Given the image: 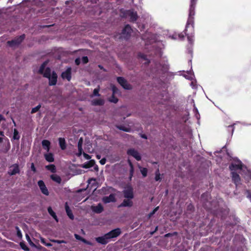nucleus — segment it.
Segmentation results:
<instances>
[{
  "label": "nucleus",
  "mask_w": 251,
  "mask_h": 251,
  "mask_svg": "<svg viewBox=\"0 0 251 251\" xmlns=\"http://www.w3.org/2000/svg\"><path fill=\"white\" fill-rule=\"evenodd\" d=\"M43 76L46 78L50 77L51 75V69L49 67H47L42 74Z\"/></svg>",
  "instance_id": "28"
},
{
  "label": "nucleus",
  "mask_w": 251,
  "mask_h": 251,
  "mask_svg": "<svg viewBox=\"0 0 251 251\" xmlns=\"http://www.w3.org/2000/svg\"><path fill=\"white\" fill-rule=\"evenodd\" d=\"M99 91H100L99 88H95L93 91V95L91 96V97H92L93 96H98V97L100 96V94H99Z\"/></svg>",
  "instance_id": "42"
},
{
  "label": "nucleus",
  "mask_w": 251,
  "mask_h": 251,
  "mask_svg": "<svg viewBox=\"0 0 251 251\" xmlns=\"http://www.w3.org/2000/svg\"><path fill=\"white\" fill-rule=\"evenodd\" d=\"M133 201L132 199H126L124 200L123 202L120 204L119 207H131L133 205Z\"/></svg>",
  "instance_id": "17"
},
{
  "label": "nucleus",
  "mask_w": 251,
  "mask_h": 251,
  "mask_svg": "<svg viewBox=\"0 0 251 251\" xmlns=\"http://www.w3.org/2000/svg\"><path fill=\"white\" fill-rule=\"evenodd\" d=\"M195 14L190 15L189 13L188 18L185 26L184 32L187 37V39L190 44H192L194 42L195 33L194 29V16Z\"/></svg>",
  "instance_id": "1"
},
{
  "label": "nucleus",
  "mask_w": 251,
  "mask_h": 251,
  "mask_svg": "<svg viewBox=\"0 0 251 251\" xmlns=\"http://www.w3.org/2000/svg\"><path fill=\"white\" fill-rule=\"evenodd\" d=\"M111 87L112 91V95H115V94H117L119 93V89L116 86L113 85Z\"/></svg>",
  "instance_id": "40"
},
{
  "label": "nucleus",
  "mask_w": 251,
  "mask_h": 251,
  "mask_svg": "<svg viewBox=\"0 0 251 251\" xmlns=\"http://www.w3.org/2000/svg\"><path fill=\"white\" fill-rule=\"evenodd\" d=\"M95 161L94 160H90L82 165V167L85 169L90 168L94 166Z\"/></svg>",
  "instance_id": "21"
},
{
  "label": "nucleus",
  "mask_w": 251,
  "mask_h": 251,
  "mask_svg": "<svg viewBox=\"0 0 251 251\" xmlns=\"http://www.w3.org/2000/svg\"><path fill=\"white\" fill-rule=\"evenodd\" d=\"M245 194L246 195V197L250 200V202H251V190H246Z\"/></svg>",
  "instance_id": "39"
},
{
  "label": "nucleus",
  "mask_w": 251,
  "mask_h": 251,
  "mask_svg": "<svg viewBox=\"0 0 251 251\" xmlns=\"http://www.w3.org/2000/svg\"><path fill=\"white\" fill-rule=\"evenodd\" d=\"M41 104H38L37 106H36V107L33 108L32 109H31V114H33V113H36V112L38 111L40 109V108H41Z\"/></svg>",
  "instance_id": "38"
},
{
  "label": "nucleus",
  "mask_w": 251,
  "mask_h": 251,
  "mask_svg": "<svg viewBox=\"0 0 251 251\" xmlns=\"http://www.w3.org/2000/svg\"><path fill=\"white\" fill-rule=\"evenodd\" d=\"M81 241L87 245H92V243L90 241L86 240V239H84L83 238H82V239H81Z\"/></svg>",
  "instance_id": "48"
},
{
  "label": "nucleus",
  "mask_w": 251,
  "mask_h": 251,
  "mask_svg": "<svg viewBox=\"0 0 251 251\" xmlns=\"http://www.w3.org/2000/svg\"><path fill=\"white\" fill-rule=\"evenodd\" d=\"M20 138L19 132L17 129H14L13 139L14 140H19Z\"/></svg>",
  "instance_id": "33"
},
{
  "label": "nucleus",
  "mask_w": 251,
  "mask_h": 251,
  "mask_svg": "<svg viewBox=\"0 0 251 251\" xmlns=\"http://www.w3.org/2000/svg\"><path fill=\"white\" fill-rule=\"evenodd\" d=\"M82 142H83L82 138H81L79 140L78 144H77L78 150V156L81 155L82 154V151H83L82 148Z\"/></svg>",
  "instance_id": "27"
},
{
  "label": "nucleus",
  "mask_w": 251,
  "mask_h": 251,
  "mask_svg": "<svg viewBox=\"0 0 251 251\" xmlns=\"http://www.w3.org/2000/svg\"><path fill=\"white\" fill-rule=\"evenodd\" d=\"M44 157L46 161L49 162H53L54 161L53 154L51 152L45 154Z\"/></svg>",
  "instance_id": "24"
},
{
  "label": "nucleus",
  "mask_w": 251,
  "mask_h": 251,
  "mask_svg": "<svg viewBox=\"0 0 251 251\" xmlns=\"http://www.w3.org/2000/svg\"><path fill=\"white\" fill-rule=\"evenodd\" d=\"M197 0H190V4L189 10V13H190V15L195 14V7L197 3Z\"/></svg>",
  "instance_id": "18"
},
{
  "label": "nucleus",
  "mask_w": 251,
  "mask_h": 251,
  "mask_svg": "<svg viewBox=\"0 0 251 251\" xmlns=\"http://www.w3.org/2000/svg\"><path fill=\"white\" fill-rule=\"evenodd\" d=\"M116 201L115 196L113 194H111L108 196H105L102 198V201L105 203L115 202Z\"/></svg>",
  "instance_id": "16"
},
{
  "label": "nucleus",
  "mask_w": 251,
  "mask_h": 251,
  "mask_svg": "<svg viewBox=\"0 0 251 251\" xmlns=\"http://www.w3.org/2000/svg\"><path fill=\"white\" fill-rule=\"evenodd\" d=\"M38 185L40 188L41 192L46 196L49 195V191L46 186L44 182L42 180H40L38 181Z\"/></svg>",
  "instance_id": "12"
},
{
  "label": "nucleus",
  "mask_w": 251,
  "mask_h": 251,
  "mask_svg": "<svg viewBox=\"0 0 251 251\" xmlns=\"http://www.w3.org/2000/svg\"><path fill=\"white\" fill-rule=\"evenodd\" d=\"M46 246H47L48 247H50L52 246V244L50 243H47V244H46Z\"/></svg>",
  "instance_id": "62"
},
{
  "label": "nucleus",
  "mask_w": 251,
  "mask_h": 251,
  "mask_svg": "<svg viewBox=\"0 0 251 251\" xmlns=\"http://www.w3.org/2000/svg\"><path fill=\"white\" fill-rule=\"evenodd\" d=\"M75 237L77 240H78L80 241H81V240L82 239V237L77 234H75Z\"/></svg>",
  "instance_id": "53"
},
{
  "label": "nucleus",
  "mask_w": 251,
  "mask_h": 251,
  "mask_svg": "<svg viewBox=\"0 0 251 251\" xmlns=\"http://www.w3.org/2000/svg\"><path fill=\"white\" fill-rule=\"evenodd\" d=\"M155 181H161V177H160V172H159V169H157L155 172Z\"/></svg>",
  "instance_id": "34"
},
{
  "label": "nucleus",
  "mask_w": 251,
  "mask_h": 251,
  "mask_svg": "<svg viewBox=\"0 0 251 251\" xmlns=\"http://www.w3.org/2000/svg\"><path fill=\"white\" fill-rule=\"evenodd\" d=\"M19 166L18 164H14L11 165L9 168L8 172L10 176H13L20 173Z\"/></svg>",
  "instance_id": "10"
},
{
  "label": "nucleus",
  "mask_w": 251,
  "mask_h": 251,
  "mask_svg": "<svg viewBox=\"0 0 251 251\" xmlns=\"http://www.w3.org/2000/svg\"><path fill=\"white\" fill-rule=\"evenodd\" d=\"M82 61L83 64H86L88 62L89 59L87 56H85L82 57Z\"/></svg>",
  "instance_id": "46"
},
{
  "label": "nucleus",
  "mask_w": 251,
  "mask_h": 251,
  "mask_svg": "<svg viewBox=\"0 0 251 251\" xmlns=\"http://www.w3.org/2000/svg\"><path fill=\"white\" fill-rule=\"evenodd\" d=\"M49 80V85L50 86H53L56 85L57 80V75L55 72H53L52 75L50 77L48 78Z\"/></svg>",
  "instance_id": "14"
},
{
  "label": "nucleus",
  "mask_w": 251,
  "mask_h": 251,
  "mask_svg": "<svg viewBox=\"0 0 251 251\" xmlns=\"http://www.w3.org/2000/svg\"><path fill=\"white\" fill-rule=\"evenodd\" d=\"M141 169L140 171L143 177H146L147 176L148 169L146 168H142L139 167Z\"/></svg>",
  "instance_id": "36"
},
{
  "label": "nucleus",
  "mask_w": 251,
  "mask_h": 251,
  "mask_svg": "<svg viewBox=\"0 0 251 251\" xmlns=\"http://www.w3.org/2000/svg\"><path fill=\"white\" fill-rule=\"evenodd\" d=\"M50 177L53 181L56 182L58 184H60L61 182V178L60 176L57 175H50Z\"/></svg>",
  "instance_id": "26"
},
{
  "label": "nucleus",
  "mask_w": 251,
  "mask_h": 251,
  "mask_svg": "<svg viewBox=\"0 0 251 251\" xmlns=\"http://www.w3.org/2000/svg\"><path fill=\"white\" fill-rule=\"evenodd\" d=\"M42 145L44 150L49 151L50 149V142L48 140H43L42 142Z\"/></svg>",
  "instance_id": "22"
},
{
  "label": "nucleus",
  "mask_w": 251,
  "mask_h": 251,
  "mask_svg": "<svg viewBox=\"0 0 251 251\" xmlns=\"http://www.w3.org/2000/svg\"><path fill=\"white\" fill-rule=\"evenodd\" d=\"M46 168L53 173H55L56 171L55 166L54 164L47 165L46 166Z\"/></svg>",
  "instance_id": "31"
},
{
  "label": "nucleus",
  "mask_w": 251,
  "mask_h": 251,
  "mask_svg": "<svg viewBox=\"0 0 251 251\" xmlns=\"http://www.w3.org/2000/svg\"><path fill=\"white\" fill-rule=\"evenodd\" d=\"M31 170L34 172V173H35L36 172V169L34 166V164L33 163H32L31 164Z\"/></svg>",
  "instance_id": "49"
},
{
  "label": "nucleus",
  "mask_w": 251,
  "mask_h": 251,
  "mask_svg": "<svg viewBox=\"0 0 251 251\" xmlns=\"http://www.w3.org/2000/svg\"><path fill=\"white\" fill-rule=\"evenodd\" d=\"M106 160L105 158H103L100 160V163L101 165H104L106 163Z\"/></svg>",
  "instance_id": "50"
},
{
  "label": "nucleus",
  "mask_w": 251,
  "mask_h": 251,
  "mask_svg": "<svg viewBox=\"0 0 251 251\" xmlns=\"http://www.w3.org/2000/svg\"><path fill=\"white\" fill-rule=\"evenodd\" d=\"M104 104V101L101 99H95L92 101V104L94 106H101Z\"/></svg>",
  "instance_id": "23"
},
{
  "label": "nucleus",
  "mask_w": 251,
  "mask_h": 251,
  "mask_svg": "<svg viewBox=\"0 0 251 251\" xmlns=\"http://www.w3.org/2000/svg\"><path fill=\"white\" fill-rule=\"evenodd\" d=\"M108 100L114 103H116L118 101V99L114 95H112L110 98H109Z\"/></svg>",
  "instance_id": "35"
},
{
  "label": "nucleus",
  "mask_w": 251,
  "mask_h": 251,
  "mask_svg": "<svg viewBox=\"0 0 251 251\" xmlns=\"http://www.w3.org/2000/svg\"><path fill=\"white\" fill-rule=\"evenodd\" d=\"M116 127L121 130H122V131H125V132H130L131 131V128L130 127H126L124 126H116Z\"/></svg>",
  "instance_id": "32"
},
{
  "label": "nucleus",
  "mask_w": 251,
  "mask_h": 251,
  "mask_svg": "<svg viewBox=\"0 0 251 251\" xmlns=\"http://www.w3.org/2000/svg\"><path fill=\"white\" fill-rule=\"evenodd\" d=\"M123 193L126 199H132L134 198L133 189L130 185L126 187L123 190Z\"/></svg>",
  "instance_id": "5"
},
{
  "label": "nucleus",
  "mask_w": 251,
  "mask_h": 251,
  "mask_svg": "<svg viewBox=\"0 0 251 251\" xmlns=\"http://www.w3.org/2000/svg\"><path fill=\"white\" fill-rule=\"evenodd\" d=\"M122 17L125 18H129L130 22H135L138 18L137 13L133 9L126 10L122 12Z\"/></svg>",
  "instance_id": "3"
},
{
  "label": "nucleus",
  "mask_w": 251,
  "mask_h": 251,
  "mask_svg": "<svg viewBox=\"0 0 251 251\" xmlns=\"http://www.w3.org/2000/svg\"><path fill=\"white\" fill-rule=\"evenodd\" d=\"M133 176V174H132V175H131V174H129V178H129V179L130 180H131V179H132V178Z\"/></svg>",
  "instance_id": "61"
},
{
  "label": "nucleus",
  "mask_w": 251,
  "mask_h": 251,
  "mask_svg": "<svg viewBox=\"0 0 251 251\" xmlns=\"http://www.w3.org/2000/svg\"><path fill=\"white\" fill-rule=\"evenodd\" d=\"M25 237H26V239L27 240V241H28V242L30 244V245H33V242H32L30 238V236L27 234H26L25 235Z\"/></svg>",
  "instance_id": "47"
},
{
  "label": "nucleus",
  "mask_w": 251,
  "mask_h": 251,
  "mask_svg": "<svg viewBox=\"0 0 251 251\" xmlns=\"http://www.w3.org/2000/svg\"><path fill=\"white\" fill-rule=\"evenodd\" d=\"M158 230V226H156L155 228V230L151 232V234H153L154 233H155L157 230Z\"/></svg>",
  "instance_id": "63"
},
{
  "label": "nucleus",
  "mask_w": 251,
  "mask_h": 251,
  "mask_svg": "<svg viewBox=\"0 0 251 251\" xmlns=\"http://www.w3.org/2000/svg\"><path fill=\"white\" fill-rule=\"evenodd\" d=\"M122 233L121 230L120 228H117L114 229L108 233H106L107 236L108 237L109 240L111 239L117 237L119 236Z\"/></svg>",
  "instance_id": "7"
},
{
  "label": "nucleus",
  "mask_w": 251,
  "mask_h": 251,
  "mask_svg": "<svg viewBox=\"0 0 251 251\" xmlns=\"http://www.w3.org/2000/svg\"><path fill=\"white\" fill-rule=\"evenodd\" d=\"M157 209H158V207L155 208V209L152 211V212L151 213H150V215H152V214H153Z\"/></svg>",
  "instance_id": "60"
},
{
  "label": "nucleus",
  "mask_w": 251,
  "mask_h": 251,
  "mask_svg": "<svg viewBox=\"0 0 251 251\" xmlns=\"http://www.w3.org/2000/svg\"><path fill=\"white\" fill-rule=\"evenodd\" d=\"M75 64L76 65H79L80 64V59L79 58H76L75 61Z\"/></svg>",
  "instance_id": "51"
},
{
  "label": "nucleus",
  "mask_w": 251,
  "mask_h": 251,
  "mask_svg": "<svg viewBox=\"0 0 251 251\" xmlns=\"http://www.w3.org/2000/svg\"><path fill=\"white\" fill-rule=\"evenodd\" d=\"M127 163H128V164L129 165V167L133 166V164H132V162L130 160L128 159L127 160Z\"/></svg>",
  "instance_id": "56"
},
{
  "label": "nucleus",
  "mask_w": 251,
  "mask_h": 251,
  "mask_svg": "<svg viewBox=\"0 0 251 251\" xmlns=\"http://www.w3.org/2000/svg\"><path fill=\"white\" fill-rule=\"evenodd\" d=\"M65 208L66 212L68 216L71 220H73L74 219V216L72 213L71 209H70L69 206L68 205L67 202L65 203Z\"/></svg>",
  "instance_id": "19"
},
{
  "label": "nucleus",
  "mask_w": 251,
  "mask_h": 251,
  "mask_svg": "<svg viewBox=\"0 0 251 251\" xmlns=\"http://www.w3.org/2000/svg\"><path fill=\"white\" fill-rule=\"evenodd\" d=\"M118 82L126 90H131L132 89V85L128 83L127 80L123 77L119 76L117 78Z\"/></svg>",
  "instance_id": "6"
},
{
  "label": "nucleus",
  "mask_w": 251,
  "mask_h": 251,
  "mask_svg": "<svg viewBox=\"0 0 251 251\" xmlns=\"http://www.w3.org/2000/svg\"><path fill=\"white\" fill-rule=\"evenodd\" d=\"M61 77L63 79H66L68 81H70L72 78V68L68 67L65 71L61 74Z\"/></svg>",
  "instance_id": "11"
},
{
  "label": "nucleus",
  "mask_w": 251,
  "mask_h": 251,
  "mask_svg": "<svg viewBox=\"0 0 251 251\" xmlns=\"http://www.w3.org/2000/svg\"><path fill=\"white\" fill-rule=\"evenodd\" d=\"M235 124L229 125L227 127V129L229 132H230L232 134L234 130V126Z\"/></svg>",
  "instance_id": "43"
},
{
  "label": "nucleus",
  "mask_w": 251,
  "mask_h": 251,
  "mask_svg": "<svg viewBox=\"0 0 251 251\" xmlns=\"http://www.w3.org/2000/svg\"><path fill=\"white\" fill-rule=\"evenodd\" d=\"M188 209H189V210H191L192 209H193L194 207H193V206L191 204H190L188 206Z\"/></svg>",
  "instance_id": "58"
},
{
  "label": "nucleus",
  "mask_w": 251,
  "mask_h": 251,
  "mask_svg": "<svg viewBox=\"0 0 251 251\" xmlns=\"http://www.w3.org/2000/svg\"><path fill=\"white\" fill-rule=\"evenodd\" d=\"M47 63H48V62L47 61H45L44 62H43L42 64V65L40 66V68L38 70L39 74H41V75L42 74H43V72L45 70V67H46V65H47Z\"/></svg>",
  "instance_id": "30"
},
{
  "label": "nucleus",
  "mask_w": 251,
  "mask_h": 251,
  "mask_svg": "<svg viewBox=\"0 0 251 251\" xmlns=\"http://www.w3.org/2000/svg\"><path fill=\"white\" fill-rule=\"evenodd\" d=\"M41 242L44 244L45 246H46V244H47V242H46V239L43 237H41L40 238Z\"/></svg>",
  "instance_id": "54"
},
{
  "label": "nucleus",
  "mask_w": 251,
  "mask_h": 251,
  "mask_svg": "<svg viewBox=\"0 0 251 251\" xmlns=\"http://www.w3.org/2000/svg\"><path fill=\"white\" fill-rule=\"evenodd\" d=\"M127 154L133 156L137 161L141 160V156L138 151L134 149H130L127 151Z\"/></svg>",
  "instance_id": "9"
},
{
  "label": "nucleus",
  "mask_w": 251,
  "mask_h": 251,
  "mask_svg": "<svg viewBox=\"0 0 251 251\" xmlns=\"http://www.w3.org/2000/svg\"><path fill=\"white\" fill-rule=\"evenodd\" d=\"M179 37L180 38H183L184 37V35L183 34V33H180V34H179Z\"/></svg>",
  "instance_id": "64"
},
{
  "label": "nucleus",
  "mask_w": 251,
  "mask_h": 251,
  "mask_svg": "<svg viewBox=\"0 0 251 251\" xmlns=\"http://www.w3.org/2000/svg\"><path fill=\"white\" fill-rule=\"evenodd\" d=\"M50 241L53 243H57V244H61V243H66V242L65 240H59L55 239H51Z\"/></svg>",
  "instance_id": "45"
},
{
  "label": "nucleus",
  "mask_w": 251,
  "mask_h": 251,
  "mask_svg": "<svg viewBox=\"0 0 251 251\" xmlns=\"http://www.w3.org/2000/svg\"><path fill=\"white\" fill-rule=\"evenodd\" d=\"M208 196L209 193L208 192H205L201 195V199L205 201H207Z\"/></svg>",
  "instance_id": "44"
},
{
  "label": "nucleus",
  "mask_w": 251,
  "mask_h": 251,
  "mask_svg": "<svg viewBox=\"0 0 251 251\" xmlns=\"http://www.w3.org/2000/svg\"><path fill=\"white\" fill-rule=\"evenodd\" d=\"M231 174L232 181L237 186L240 183L241 180L240 176L235 172H231Z\"/></svg>",
  "instance_id": "15"
},
{
  "label": "nucleus",
  "mask_w": 251,
  "mask_h": 251,
  "mask_svg": "<svg viewBox=\"0 0 251 251\" xmlns=\"http://www.w3.org/2000/svg\"><path fill=\"white\" fill-rule=\"evenodd\" d=\"M83 155L86 159H90L91 158V156L86 153L84 152Z\"/></svg>",
  "instance_id": "55"
},
{
  "label": "nucleus",
  "mask_w": 251,
  "mask_h": 251,
  "mask_svg": "<svg viewBox=\"0 0 251 251\" xmlns=\"http://www.w3.org/2000/svg\"><path fill=\"white\" fill-rule=\"evenodd\" d=\"M94 212L96 213H101L103 211V207L101 204L99 203L97 206L92 207Z\"/></svg>",
  "instance_id": "20"
},
{
  "label": "nucleus",
  "mask_w": 251,
  "mask_h": 251,
  "mask_svg": "<svg viewBox=\"0 0 251 251\" xmlns=\"http://www.w3.org/2000/svg\"><path fill=\"white\" fill-rule=\"evenodd\" d=\"M25 34H22L20 36L15 37L14 39L11 41H8L7 43L10 47H11L18 46L23 41L25 38Z\"/></svg>",
  "instance_id": "4"
},
{
  "label": "nucleus",
  "mask_w": 251,
  "mask_h": 251,
  "mask_svg": "<svg viewBox=\"0 0 251 251\" xmlns=\"http://www.w3.org/2000/svg\"><path fill=\"white\" fill-rule=\"evenodd\" d=\"M227 155L229 157V160H233L234 161L229 166V169L231 172H234L235 171L242 169V163L237 157H232L229 152H227Z\"/></svg>",
  "instance_id": "2"
},
{
  "label": "nucleus",
  "mask_w": 251,
  "mask_h": 251,
  "mask_svg": "<svg viewBox=\"0 0 251 251\" xmlns=\"http://www.w3.org/2000/svg\"><path fill=\"white\" fill-rule=\"evenodd\" d=\"M132 31V30L131 26L129 25H126L122 30V32L124 38L128 39L130 37Z\"/></svg>",
  "instance_id": "8"
},
{
  "label": "nucleus",
  "mask_w": 251,
  "mask_h": 251,
  "mask_svg": "<svg viewBox=\"0 0 251 251\" xmlns=\"http://www.w3.org/2000/svg\"><path fill=\"white\" fill-rule=\"evenodd\" d=\"M91 181H96V179L95 178H90L89 180H88V183H90V182Z\"/></svg>",
  "instance_id": "59"
},
{
  "label": "nucleus",
  "mask_w": 251,
  "mask_h": 251,
  "mask_svg": "<svg viewBox=\"0 0 251 251\" xmlns=\"http://www.w3.org/2000/svg\"><path fill=\"white\" fill-rule=\"evenodd\" d=\"M15 228H16V230L17 231V237H19V238H22V232H21L20 229L19 228V227L18 226H16Z\"/></svg>",
  "instance_id": "41"
},
{
  "label": "nucleus",
  "mask_w": 251,
  "mask_h": 251,
  "mask_svg": "<svg viewBox=\"0 0 251 251\" xmlns=\"http://www.w3.org/2000/svg\"><path fill=\"white\" fill-rule=\"evenodd\" d=\"M140 137L143 139H147V136L145 134H142L140 135Z\"/></svg>",
  "instance_id": "57"
},
{
  "label": "nucleus",
  "mask_w": 251,
  "mask_h": 251,
  "mask_svg": "<svg viewBox=\"0 0 251 251\" xmlns=\"http://www.w3.org/2000/svg\"><path fill=\"white\" fill-rule=\"evenodd\" d=\"M59 141V145L60 147V148L62 150H64L66 149V143L65 140L64 138H59L58 139Z\"/></svg>",
  "instance_id": "25"
},
{
  "label": "nucleus",
  "mask_w": 251,
  "mask_h": 251,
  "mask_svg": "<svg viewBox=\"0 0 251 251\" xmlns=\"http://www.w3.org/2000/svg\"><path fill=\"white\" fill-rule=\"evenodd\" d=\"M95 240L98 243L101 245H106L110 241L106 234H105L102 236L96 237Z\"/></svg>",
  "instance_id": "13"
},
{
  "label": "nucleus",
  "mask_w": 251,
  "mask_h": 251,
  "mask_svg": "<svg viewBox=\"0 0 251 251\" xmlns=\"http://www.w3.org/2000/svg\"><path fill=\"white\" fill-rule=\"evenodd\" d=\"M21 248L25 251H28L29 250V248L25 245V242H21L20 243Z\"/></svg>",
  "instance_id": "37"
},
{
  "label": "nucleus",
  "mask_w": 251,
  "mask_h": 251,
  "mask_svg": "<svg viewBox=\"0 0 251 251\" xmlns=\"http://www.w3.org/2000/svg\"><path fill=\"white\" fill-rule=\"evenodd\" d=\"M48 211L49 213L53 218V219L56 221L58 222V218L57 216L56 215L55 213L53 211L51 207H49L48 208Z\"/></svg>",
  "instance_id": "29"
},
{
  "label": "nucleus",
  "mask_w": 251,
  "mask_h": 251,
  "mask_svg": "<svg viewBox=\"0 0 251 251\" xmlns=\"http://www.w3.org/2000/svg\"><path fill=\"white\" fill-rule=\"evenodd\" d=\"M134 166H133L130 167L129 174H131V175H132V174H134Z\"/></svg>",
  "instance_id": "52"
}]
</instances>
